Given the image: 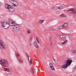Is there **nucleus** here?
Wrapping results in <instances>:
<instances>
[{"mask_svg":"<svg viewBox=\"0 0 76 76\" xmlns=\"http://www.w3.org/2000/svg\"><path fill=\"white\" fill-rule=\"evenodd\" d=\"M6 45L3 42V41L0 40V48L1 50H6Z\"/></svg>","mask_w":76,"mask_h":76,"instance_id":"nucleus-5","label":"nucleus"},{"mask_svg":"<svg viewBox=\"0 0 76 76\" xmlns=\"http://www.w3.org/2000/svg\"><path fill=\"white\" fill-rule=\"evenodd\" d=\"M51 9L52 10H57V6H53L51 7Z\"/></svg>","mask_w":76,"mask_h":76,"instance_id":"nucleus-18","label":"nucleus"},{"mask_svg":"<svg viewBox=\"0 0 76 76\" xmlns=\"http://www.w3.org/2000/svg\"><path fill=\"white\" fill-rule=\"evenodd\" d=\"M28 60L29 61L30 63H31V64H32V59H30V61H29V57H28Z\"/></svg>","mask_w":76,"mask_h":76,"instance_id":"nucleus-24","label":"nucleus"},{"mask_svg":"<svg viewBox=\"0 0 76 76\" xmlns=\"http://www.w3.org/2000/svg\"><path fill=\"white\" fill-rule=\"evenodd\" d=\"M53 60L54 61H55V59H53Z\"/></svg>","mask_w":76,"mask_h":76,"instance_id":"nucleus-38","label":"nucleus"},{"mask_svg":"<svg viewBox=\"0 0 76 76\" xmlns=\"http://www.w3.org/2000/svg\"><path fill=\"white\" fill-rule=\"evenodd\" d=\"M5 7L7 9H9L10 7V5H9V4H6L5 5Z\"/></svg>","mask_w":76,"mask_h":76,"instance_id":"nucleus-16","label":"nucleus"},{"mask_svg":"<svg viewBox=\"0 0 76 76\" xmlns=\"http://www.w3.org/2000/svg\"><path fill=\"white\" fill-rule=\"evenodd\" d=\"M34 45L36 48H39V46L38 45L37 42L36 41H34Z\"/></svg>","mask_w":76,"mask_h":76,"instance_id":"nucleus-10","label":"nucleus"},{"mask_svg":"<svg viewBox=\"0 0 76 76\" xmlns=\"http://www.w3.org/2000/svg\"><path fill=\"white\" fill-rule=\"evenodd\" d=\"M20 54H18L17 55H16V57H17V58H18V57H20Z\"/></svg>","mask_w":76,"mask_h":76,"instance_id":"nucleus-26","label":"nucleus"},{"mask_svg":"<svg viewBox=\"0 0 76 76\" xmlns=\"http://www.w3.org/2000/svg\"><path fill=\"white\" fill-rule=\"evenodd\" d=\"M26 56H27V57H29V56L28 54L27 53H26Z\"/></svg>","mask_w":76,"mask_h":76,"instance_id":"nucleus-29","label":"nucleus"},{"mask_svg":"<svg viewBox=\"0 0 76 76\" xmlns=\"http://www.w3.org/2000/svg\"><path fill=\"white\" fill-rule=\"evenodd\" d=\"M67 4H68V3H67Z\"/></svg>","mask_w":76,"mask_h":76,"instance_id":"nucleus-40","label":"nucleus"},{"mask_svg":"<svg viewBox=\"0 0 76 76\" xmlns=\"http://www.w3.org/2000/svg\"><path fill=\"white\" fill-rule=\"evenodd\" d=\"M9 1L13 4L14 6H18V3L16 1L14 0H9Z\"/></svg>","mask_w":76,"mask_h":76,"instance_id":"nucleus-6","label":"nucleus"},{"mask_svg":"<svg viewBox=\"0 0 76 76\" xmlns=\"http://www.w3.org/2000/svg\"><path fill=\"white\" fill-rule=\"evenodd\" d=\"M32 41V39H30L29 40V42H31V41Z\"/></svg>","mask_w":76,"mask_h":76,"instance_id":"nucleus-33","label":"nucleus"},{"mask_svg":"<svg viewBox=\"0 0 76 76\" xmlns=\"http://www.w3.org/2000/svg\"><path fill=\"white\" fill-rule=\"evenodd\" d=\"M38 43L39 44V43H40V42H39V40L38 39V40H37Z\"/></svg>","mask_w":76,"mask_h":76,"instance_id":"nucleus-30","label":"nucleus"},{"mask_svg":"<svg viewBox=\"0 0 76 76\" xmlns=\"http://www.w3.org/2000/svg\"><path fill=\"white\" fill-rule=\"evenodd\" d=\"M59 28L60 29H63V25L62 26H59Z\"/></svg>","mask_w":76,"mask_h":76,"instance_id":"nucleus-25","label":"nucleus"},{"mask_svg":"<svg viewBox=\"0 0 76 76\" xmlns=\"http://www.w3.org/2000/svg\"><path fill=\"white\" fill-rule=\"evenodd\" d=\"M57 30H60V27H58L57 28Z\"/></svg>","mask_w":76,"mask_h":76,"instance_id":"nucleus-31","label":"nucleus"},{"mask_svg":"<svg viewBox=\"0 0 76 76\" xmlns=\"http://www.w3.org/2000/svg\"><path fill=\"white\" fill-rule=\"evenodd\" d=\"M13 27V29H12V31L14 32H18L19 31H20L21 27L19 25L16 24L14 25Z\"/></svg>","mask_w":76,"mask_h":76,"instance_id":"nucleus-3","label":"nucleus"},{"mask_svg":"<svg viewBox=\"0 0 76 76\" xmlns=\"http://www.w3.org/2000/svg\"><path fill=\"white\" fill-rule=\"evenodd\" d=\"M62 25L63 27V29H66V28H67V27L69 26V24L68 23H65L63 24Z\"/></svg>","mask_w":76,"mask_h":76,"instance_id":"nucleus-11","label":"nucleus"},{"mask_svg":"<svg viewBox=\"0 0 76 76\" xmlns=\"http://www.w3.org/2000/svg\"><path fill=\"white\" fill-rule=\"evenodd\" d=\"M72 63V60L70 58H68L67 60H65L64 62V63L65 64L62 65L61 67L62 69H66L67 67L70 66Z\"/></svg>","mask_w":76,"mask_h":76,"instance_id":"nucleus-2","label":"nucleus"},{"mask_svg":"<svg viewBox=\"0 0 76 76\" xmlns=\"http://www.w3.org/2000/svg\"><path fill=\"white\" fill-rule=\"evenodd\" d=\"M49 67H51V69L53 68V64L52 63H50L49 64Z\"/></svg>","mask_w":76,"mask_h":76,"instance_id":"nucleus-21","label":"nucleus"},{"mask_svg":"<svg viewBox=\"0 0 76 76\" xmlns=\"http://www.w3.org/2000/svg\"><path fill=\"white\" fill-rule=\"evenodd\" d=\"M36 40H38V38L37 37H36Z\"/></svg>","mask_w":76,"mask_h":76,"instance_id":"nucleus-35","label":"nucleus"},{"mask_svg":"<svg viewBox=\"0 0 76 76\" xmlns=\"http://www.w3.org/2000/svg\"><path fill=\"white\" fill-rule=\"evenodd\" d=\"M7 60L3 59H2L1 60H0V64H5L7 63Z\"/></svg>","mask_w":76,"mask_h":76,"instance_id":"nucleus-9","label":"nucleus"},{"mask_svg":"<svg viewBox=\"0 0 76 76\" xmlns=\"http://www.w3.org/2000/svg\"><path fill=\"white\" fill-rule=\"evenodd\" d=\"M71 51L72 53L73 54H76V50H75L74 49H71Z\"/></svg>","mask_w":76,"mask_h":76,"instance_id":"nucleus-13","label":"nucleus"},{"mask_svg":"<svg viewBox=\"0 0 76 76\" xmlns=\"http://www.w3.org/2000/svg\"><path fill=\"white\" fill-rule=\"evenodd\" d=\"M64 11H66V10H64Z\"/></svg>","mask_w":76,"mask_h":76,"instance_id":"nucleus-39","label":"nucleus"},{"mask_svg":"<svg viewBox=\"0 0 76 76\" xmlns=\"http://www.w3.org/2000/svg\"><path fill=\"white\" fill-rule=\"evenodd\" d=\"M50 69L52 70H55V69L54 68V67L53 66V68H51V67H50Z\"/></svg>","mask_w":76,"mask_h":76,"instance_id":"nucleus-27","label":"nucleus"},{"mask_svg":"<svg viewBox=\"0 0 76 76\" xmlns=\"http://www.w3.org/2000/svg\"><path fill=\"white\" fill-rule=\"evenodd\" d=\"M35 69H34V68H31L30 69V72L31 73H35Z\"/></svg>","mask_w":76,"mask_h":76,"instance_id":"nucleus-15","label":"nucleus"},{"mask_svg":"<svg viewBox=\"0 0 76 76\" xmlns=\"http://www.w3.org/2000/svg\"><path fill=\"white\" fill-rule=\"evenodd\" d=\"M18 61L20 64H23V61L21 59H18Z\"/></svg>","mask_w":76,"mask_h":76,"instance_id":"nucleus-19","label":"nucleus"},{"mask_svg":"<svg viewBox=\"0 0 76 76\" xmlns=\"http://www.w3.org/2000/svg\"><path fill=\"white\" fill-rule=\"evenodd\" d=\"M44 22V20H39V24H42V23Z\"/></svg>","mask_w":76,"mask_h":76,"instance_id":"nucleus-17","label":"nucleus"},{"mask_svg":"<svg viewBox=\"0 0 76 76\" xmlns=\"http://www.w3.org/2000/svg\"><path fill=\"white\" fill-rule=\"evenodd\" d=\"M8 23L7 20L1 21V26L2 27H5V28H4L5 29H7L10 26H14L15 25V23L11 20V19H8Z\"/></svg>","mask_w":76,"mask_h":76,"instance_id":"nucleus-1","label":"nucleus"},{"mask_svg":"<svg viewBox=\"0 0 76 76\" xmlns=\"http://www.w3.org/2000/svg\"><path fill=\"white\" fill-rule=\"evenodd\" d=\"M60 17H62V18H66L67 16L64 14H62L60 15Z\"/></svg>","mask_w":76,"mask_h":76,"instance_id":"nucleus-20","label":"nucleus"},{"mask_svg":"<svg viewBox=\"0 0 76 76\" xmlns=\"http://www.w3.org/2000/svg\"><path fill=\"white\" fill-rule=\"evenodd\" d=\"M49 30H53L54 31V29H52V28H50L49 29Z\"/></svg>","mask_w":76,"mask_h":76,"instance_id":"nucleus-32","label":"nucleus"},{"mask_svg":"<svg viewBox=\"0 0 76 76\" xmlns=\"http://www.w3.org/2000/svg\"><path fill=\"white\" fill-rule=\"evenodd\" d=\"M63 9V7L62 6H57V10H58V9H59V10H62Z\"/></svg>","mask_w":76,"mask_h":76,"instance_id":"nucleus-14","label":"nucleus"},{"mask_svg":"<svg viewBox=\"0 0 76 76\" xmlns=\"http://www.w3.org/2000/svg\"><path fill=\"white\" fill-rule=\"evenodd\" d=\"M31 33V31L29 30H28L27 31V33L28 34H30Z\"/></svg>","mask_w":76,"mask_h":76,"instance_id":"nucleus-23","label":"nucleus"},{"mask_svg":"<svg viewBox=\"0 0 76 76\" xmlns=\"http://www.w3.org/2000/svg\"><path fill=\"white\" fill-rule=\"evenodd\" d=\"M30 46H31L32 45L31 44H30Z\"/></svg>","mask_w":76,"mask_h":76,"instance_id":"nucleus-37","label":"nucleus"},{"mask_svg":"<svg viewBox=\"0 0 76 76\" xmlns=\"http://www.w3.org/2000/svg\"><path fill=\"white\" fill-rule=\"evenodd\" d=\"M2 4L3 3L0 2V6H1V5H2Z\"/></svg>","mask_w":76,"mask_h":76,"instance_id":"nucleus-34","label":"nucleus"},{"mask_svg":"<svg viewBox=\"0 0 76 76\" xmlns=\"http://www.w3.org/2000/svg\"><path fill=\"white\" fill-rule=\"evenodd\" d=\"M33 37V36H30V39H32V37Z\"/></svg>","mask_w":76,"mask_h":76,"instance_id":"nucleus-28","label":"nucleus"},{"mask_svg":"<svg viewBox=\"0 0 76 76\" xmlns=\"http://www.w3.org/2000/svg\"><path fill=\"white\" fill-rule=\"evenodd\" d=\"M50 45H53V43L52 42V39H51V38H50Z\"/></svg>","mask_w":76,"mask_h":76,"instance_id":"nucleus-22","label":"nucleus"},{"mask_svg":"<svg viewBox=\"0 0 76 76\" xmlns=\"http://www.w3.org/2000/svg\"><path fill=\"white\" fill-rule=\"evenodd\" d=\"M65 6H66V7H69V5H66Z\"/></svg>","mask_w":76,"mask_h":76,"instance_id":"nucleus-36","label":"nucleus"},{"mask_svg":"<svg viewBox=\"0 0 76 76\" xmlns=\"http://www.w3.org/2000/svg\"><path fill=\"white\" fill-rule=\"evenodd\" d=\"M2 67L4 68L5 71H6V72H10V70H9V69L8 66L4 65H3Z\"/></svg>","mask_w":76,"mask_h":76,"instance_id":"nucleus-8","label":"nucleus"},{"mask_svg":"<svg viewBox=\"0 0 76 76\" xmlns=\"http://www.w3.org/2000/svg\"><path fill=\"white\" fill-rule=\"evenodd\" d=\"M76 10V9L75 8H73L72 9H70L68 10H67V12L71 11L73 13L74 16H76V12H75Z\"/></svg>","mask_w":76,"mask_h":76,"instance_id":"nucleus-7","label":"nucleus"},{"mask_svg":"<svg viewBox=\"0 0 76 76\" xmlns=\"http://www.w3.org/2000/svg\"><path fill=\"white\" fill-rule=\"evenodd\" d=\"M65 37V35L62 34L60 35L59 38L60 40H62V41H64V42L62 43V44H66L67 42V40H66V38Z\"/></svg>","mask_w":76,"mask_h":76,"instance_id":"nucleus-4","label":"nucleus"},{"mask_svg":"<svg viewBox=\"0 0 76 76\" xmlns=\"http://www.w3.org/2000/svg\"><path fill=\"white\" fill-rule=\"evenodd\" d=\"M9 12L10 13H12L15 11V8H13L12 7H10L8 9Z\"/></svg>","mask_w":76,"mask_h":76,"instance_id":"nucleus-12","label":"nucleus"}]
</instances>
